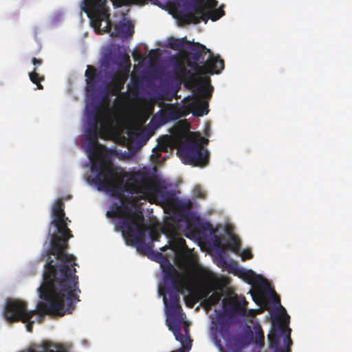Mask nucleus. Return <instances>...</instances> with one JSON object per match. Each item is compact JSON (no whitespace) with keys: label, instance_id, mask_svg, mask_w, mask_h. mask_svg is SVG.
<instances>
[{"label":"nucleus","instance_id":"1","mask_svg":"<svg viewBox=\"0 0 352 352\" xmlns=\"http://www.w3.org/2000/svg\"><path fill=\"white\" fill-rule=\"evenodd\" d=\"M92 171L96 173L92 182L99 190L109 192L120 200L116 204L122 219L116 225L122 231L129 243L145 254L152 250L151 243H145L146 226L140 200L141 195L149 190L147 175L141 170L125 171L120 166H115L101 161L93 164Z\"/></svg>","mask_w":352,"mask_h":352},{"label":"nucleus","instance_id":"2","mask_svg":"<svg viewBox=\"0 0 352 352\" xmlns=\"http://www.w3.org/2000/svg\"><path fill=\"white\" fill-rule=\"evenodd\" d=\"M52 261L45 266L43 272V282L38 287L40 298L45 302L40 301L37 309L28 311L27 303L20 300H10L7 302L4 317L10 322H22L26 323V329L32 331L34 321L32 318L39 314L63 316L71 314L75 309V304L78 302V276H68L69 280L60 273H57L51 265Z\"/></svg>","mask_w":352,"mask_h":352},{"label":"nucleus","instance_id":"3","mask_svg":"<svg viewBox=\"0 0 352 352\" xmlns=\"http://www.w3.org/2000/svg\"><path fill=\"white\" fill-rule=\"evenodd\" d=\"M64 203L61 199H57L52 208L51 225H54L57 230V234H53L50 247L46 252L47 256L45 266L52 261V267L57 273H60L69 280L68 276H75L76 270L75 266L76 257L73 254L67 253L69 248L68 241L73 237L72 231L69 229L67 222H70L68 217H65L64 211Z\"/></svg>","mask_w":352,"mask_h":352},{"label":"nucleus","instance_id":"4","mask_svg":"<svg viewBox=\"0 0 352 352\" xmlns=\"http://www.w3.org/2000/svg\"><path fill=\"white\" fill-rule=\"evenodd\" d=\"M186 66L198 74H219L224 69V61L199 43H194L184 55Z\"/></svg>","mask_w":352,"mask_h":352},{"label":"nucleus","instance_id":"5","mask_svg":"<svg viewBox=\"0 0 352 352\" xmlns=\"http://www.w3.org/2000/svg\"><path fill=\"white\" fill-rule=\"evenodd\" d=\"M178 6L186 8V12L183 14L182 20L186 24H198L201 21L207 23L209 19L217 21L225 12L223 6L216 8V0H174Z\"/></svg>","mask_w":352,"mask_h":352},{"label":"nucleus","instance_id":"6","mask_svg":"<svg viewBox=\"0 0 352 352\" xmlns=\"http://www.w3.org/2000/svg\"><path fill=\"white\" fill-rule=\"evenodd\" d=\"M115 8H120L132 3L138 0H111ZM107 0H84L82 9L91 19V24L98 33L110 32L111 22L109 9L107 6Z\"/></svg>","mask_w":352,"mask_h":352},{"label":"nucleus","instance_id":"7","mask_svg":"<svg viewBox=\"0 0 352 352\" xmlns=\"http://www.w3.org/2000/svg\"><path fill=\"white\" fill-rule=\"evenodd\" d=\"M289 322V316L285 309L280 305V309L274 314L272 318V329L268 334L270 347L273 352H290L292 344L290 337L291 329L285 327Z\"/></svg>","mask_w":352,"mask_h":352},{"label":"nucleus","instance_id":"8","mask_svg":"<svg viewBox=\"0 0 352 352\" xmlns=\"http://www.w3.org/2000/svg\"><path fill=\"white\" fill-rule=\"evenodd\" d=\"M208 142V139L199 134H194L193 137L186 139L179 146L177 155L185 164L205 166L209 162V152L202 145Z\"/></svg>","mask_w":352,"mask_h":352},{"label":"nucleus","instance_id":"9","mask_svg":"<svg viewBox=\"0 0 352 352\" xmlns=\"http://www.w3.org/2000/svg\"><path fill=\"white\" fill-rule=\"evenodd\" d=\"M159 293L163 296V301L167 310V320H175L180 324L184 320V313L179 304V284L164 286L159 289Z\"/></svg>","mask_w":352,"mask_h":352},{"label":"nucleus","instance_id":"10","mask_svg":"<svg viewBox=\"0 0 352 352\" xmlns=\"http://www.w3.org/2000/svg\"><path fill=\"white\" fill-rule=\"evenodd\" d=\"M87 127L85 138L89 147L94 148L98 143V137L104 138L108 132L109 125L104 121H100L96 111H87Z\"/></svg>","mask_w":352,"mask_h":352},{"label":"nucleus","instance_id":"11","mask_svg":"<svg viewBox=\"0 0 352 352\" xmlns=\"http://www.w3.org/2000/svg\"><path fill=\"white\" fill-rule=\"evenodd\" d=\"M212 90L213 87L210 85H200L197 88V98L188 104V108L194 116L200 117L208 113V102L201 98H210Z\"/></svg>","mask_w":352,"mask_h":352},{"label":"nucleus","instance_id":"12","mask_svg":"<svg viewBox=\"0 0 352 352\" xmlns=\"http://www.w3.org/2000/svg\"><path fill=\"white\" fill-rule=\"evenodd\" d=\"M248 304V302L246 301L245 297L233 299L223 298L222 300L224 311L231 316H245Z\"/></svg>","mask_w":352,"mask_h":352},{"label":"nucleus","instance_id":"13","mask_svg":"<svg viewBox=\"0 0 352 352\" xmlns=\"http://www.w3.org/2000/svg\"><path fill=\"white\" fill-rule=\"evenodd\" d=\"M239 271L241 276L245 279L248 283L257 284L267 293H274V291L272 289L267 280L262 276L256 274L252 270L241 269Z\"/></svg>","mask_w":352,"mask_h":352},{"label":"nucleus","instance_id":"14","mask_svg":"<svg viewBox=\"0 0 352 352\" xmlns=\"http://www.w3.org/2000/svg\"><path fill=\"white\" fill-rule=\"evenodd\" d=\"M86 76V91L88 95H94L98 89L100 82V74L98 70L91 65H88L85 72Z\"/></svg>","mask_w":352,"mask_h":352},{"label":"nucleus","instance_id":"15","mask_svg":"<svg viewBox=\"0 0 352 352\" xmlns=\"http://www.w3.org/2000/svg\"><path fill=\"white\" fill-rule=\"evenodd\" d=\"M148 182L150 186L149 190L145 195H140L142 199L146 200V196L150 193L162 203L168 202L171 199L173 194L168 190L165 186L161 184L152 186L149 179Z\"/></svg>","mask_w":352,"mask_h":352},{"label":"nucleus","instance_id":"16","mask_svg":"<svg viewBox=\"0 0 352 352\" xmlns=\"http://www.w3.org/2000/svg\"><path fill=\"white\" fill-rule=\"evenodd\" d=\"M180 117V113L177 107L172 104H168L161 110L160 114L157 117L155 116L154 118H156L158 123L162 125L171 120H176Z\"/></svg>","mask_w":352,"mask_h":352},{"label":"nucleus","instance_id":"17","mask_svg":"<svg viewBox=\"0 0 352 352\" xmlns=\"http://www.w3.org/2000/svg\"><path fill=\"white\" fill-rule=\"evenodd\" d=\"M217 289H220L219 280L217 278H210L197 289L196 294L199 300H204L208 298L211 292Z\"/></svg>","mask_w":352,"mask_h":352},{"label":"nucleus","instance_id":"18","mask_svg":"<svg viewBox=\"0 0 352 352\" xmlns=\"http://www.w3.org/2000/svg\"><path fill=\"white\" fill-rule=\"evenodd\" d=\"M163 278H164V286L167 285H176L179 284L180 274L175 267L170 263L167 265L163 266Z\"/></svg>","mask_w":352,"mask_h":352},{"label":"nucleus","instance_id":"19","mask_svg":"<svg viewBox=\"0 0 352 352\" xmlns=\"http://www.w3.org/2000/svg\"><path fill=\"white\" fill-rule=\"evenodd\" d=\"M134 33V25L131 21L124 19L116 24L114 27V32L113 33L115 36L127 38L132 36Z\"/></svg>","mask_w":352,"mask_h":352},{"label":"nucleus","instance_id":"20","mask_svg":"<svg viewBox=\"0 0 352 352\" xmlns=\"http://www.w3.org/2000/svg\"><path fill=\"white\" fill-rule=\"evenodd\" d=\"M186 64L184 61H176L173 65V71L175 76L180 80L191 79L193 76V72L186 68Z\"/></svg>","mask_w":352,"mask_h":352},{"label":"nucleus","instance_id":"21","mask_svg":"<svg viewBox=\"0 0 352 352\" xmlns=\"http://www.w3.org/2000/svg\"><path fill=\"white\" fill-rule=\"evenodd\" d=\"M226 350L223 349L221 344H219V348L221 352H238L244 349L238 335L236 336H229L226 340Z\"/></svg>","mask_w":352,"mask_h":352},{"label":"nucleus","instance_id":"22","mask_svg":"<svg viewBox=\"0 0 352 352\" xmlns=\"http://www.w3.org/2000/svg\"><path fill=\"white\" fill-rule=\"evenodd\" d=\"M188 43V41H187L186 36L182 38L170 37L168 40V43L166 46L175 51H182V50H184L186 44Z\"/></svg>","mask_w":352,"mask_h":352},{"label":"nucleus","instance_id":"23","mask_svg":"<svg viewBox=\"0 0 352 352\" xmlns=\"http://www.w3.org/2000/svg\"><path fill=\"white\" fill-rule=\"evenodd\" d=\"M126 78L120 76H115L111 83V92L113 95H117L124 88Z\"/></svg>","mask_w":352,"mask_h":352},{"label":"nucleus","instance_id":"24","mask_svg":"<svg viewBox=\"0 0 352 352\" xmlns=\"http://www.w3.org/2000/svg\"><path fill=\"white\" fill-rule=\"evenodd\" d=\"M191 202L190 201H186L182 200H177L174 203V206L177 210L180 212L182 217H186L190 213L191 208Z\"/></svg>","mask_w":352,"mask_h":352},{"label":"nucleus","instance_id":"25","mask_svg":"<svg viewBox=\"0 0 352 352\" xmlns=\"http://www.w3.org/2000/svg\"><path fill=\"white\" fill-rule=\"evenodd\" d=\"M219 291H217V290H214L212 292V294L208 296V298L205 299L204 301H203V304L208 307V308H211L212 306H214L216 305H217L221 297H222V292H221V288L220 287V289H218Z\"/></svg>","mask_w":352,"mask_h":352},{"label":"nucleus","instance_id":"26","mask_svg":"<svg viewBox=\"0 0 352 352\" xmlns=\"http://www.w3.org/2000/svg\"><path fill=\"white\" fill-rule=\"evenodd\" d=\"M141 81L139 78L132 77L131 82L127 85L129 94L134 98H138L140 94Z\"/></svg>","mask_w":352,"mask_h":352},{"label":"nucleus","instance_id":"27","mask_svg":"<svg viewBox=\"0 0 352 352\" xmlns=\"http://www.w3.org/2000/svg\"><path fill=\"white\" fill-rule=\"evenodd\" d=\"M238 336L244 348L252 343L254 341V336L251 329L246 330L243 333Z\"/></svg>","mask_w":352,"mask_h":352},{"label":"nucleus","instance_id":"28","mask_svg":"<svg viewBox=\"0 0 352 352\" xmlns=\"http://www.w3.org/2000/svg\"><path fill=\"white\" fill-rule=\"evenodd\" d=\"M29 77L30 80L37 85L38 89H43V85L41 84V81L43 80L44 78L41 77L36 72V67H34L33 71L29 73Z\"/></svg>","mask_w":352,"mask_h":352},{"label":"nucleus","instance_id":"29","mask_svg":"<svg viewBox=\"0 0 352 352\" xmlns=\"http://www.w3.org/2000/svg\"><path fill=\"white\" fill-rule=\"evenodd\" d=\"M241 241L236 236H232L230 243L228 244V248L235 254H239L241 248Z\"/></svg>","mask_w":352,"mask_h":352},{"label":"nucleus","instance_id":"30","mask_svg":"<svg viewBox=\"0 0 352 352\" xmlns=\"http://www.w3.org/2000/svg\"><path fill=\"white\" fill-rule=\"evenodd\" d=\"M149 235H150V237L151 239V242H149L148 243H151L152 244V248H153V241H158L160 240V238L161 236V234L156 230H151L150 232H149ZM146 240V239H144V241ZM144 243H146V242L144 241ZM148 243H146L147 244ZM140 252H141L142 254H144V255H148V254H151V253H153V250H151V252L149 253H144V252H142L141 251L138 250Z\"/></svg>","mask_w":352,"mask_h":352},{"label":"nucleus","instance_id":"31","mask_svg":"<svg viewBox=\"0 0 352 352\" xmlns=\"http://www.w3.org/2000/svg\"><path fill=\"white\" fill-rule=\"evenodd\" d=\"M107 216L109 218L118 217V218H120V219H122V214H120V212L116 204H113L111 207V210L107 211Z\"/></svg>","mask_w":352,"mask_h":352},{"label":"nucleus","instance_id":"32","mask_svg":"<svg viewBox=\"0 0 352 352\" xmlns=\"http://www.w3.org/2000/svg\"><path fill=\"white\" fill-rule=\"evenodd\" d=\"M264 338L263 332L259 327L255 332V342L258 344H263L264 343Z\"/></svg>","mask_w":352,"mask_h":352},{"label":"nucleus","instance_id":"33","mask_svg":"<svg viewBox=\"0 0 352 352\" xmlns=\"http://www.w3.org/2000/svg\"><path fill=\"white\" fill-rule=\"evenodd\" d=\"M218 323L219 324V332L223 334L224 332L228 331L229 325L228 323L224 321L222 318H218Z\"/></svg>","mask_w":352,"mask_h":352},{"label":"nucleus","instance_id":"34","mask_svg":"<svg viewBox=\"0 0 352 352\" xmlns=\"http://www.w3.org/2000/svg\"><path fill=\"white\" fill-rule=\"evenodd\" d=\"M242 258L243 261H246L251 259L253 257V254L252 253V251L249 249H245L243 251L240 252L239 254Z\"/></svg>","mask_w":352,"mask_h":352},{"label":"nucleus","instance_id":"35","mask_svg":"<svg viewBox=\"0 0 352 352\" xmlns=\"http://www.w3.org/2000/svg\"><path fill=\"white\" fill-rule=\"evenodd\" d=\"M32 63L34 65V67H36L37 69L39 65H41L43 64V60L41 58H33L32 59Z\"/></svg>","mask_w":352,"mask_h":352},{"label":"nucleus","instance_id":"36","mask_svg":"<svg viewBox=\"0 0 352 352\" xmlns=\"http://www.w3.org/2000/svg\"><path fill=\"white\" fill-rule=\"evenodd\" d=\"M221 238L218 236H215L214 239V245L215 246L219 247L221 245Z\"/></svg>","mask_w":352,"mask_h":352},{"label":"nucleus","instance_id":"37","mask_svg":"<svg viewBox=\"0 0 352 352\" xmlns=\"http://www.w3.org/2000/svg\"><path fill=\"white\" fill-rule=\"evenodd\" d=\"M98 161H101V162H104V163H106V164H109L113 165V164H111V163L104 162V161H102V160H96V161L93 162L92 165H91V172L95 175V176H96V173H94V172L92 171V166H93V164H94V163H95L96 162H98ZM95 177H94V178H95ZM94 179V177H93L91 180H90V179H88V181H90L91 183L94 184V183L92 182V179Z\"/></svg>","mask_w":352,"mask_h":352},{"label":"nucleus","instance_id":"38","mask_svg":"<svg viewBox=\"0 0 352 352\" xmlns=\"http://www.w3.org/2000/svg\"><path fill=\"white\" fill-rule=\"evenodd\" d=\"M156 261H159L160 258L166 259V258L160 252L156 253Z\"/></svg>","mask_w":352,"mask_h":352},{"label":"nucleus","instance_id":"39","mask_svg":"<svg viewBox=\"0 0 352 352\" xmlns=\"http://www.w3.org/2000/svg\"><path fill=\"white\" fill-rule=\"evenodd\" d=\"M211 226V225L209 223H204L203 226H202V228L204 229V230H208L210 228V227Z\"/></svg>","mask_w":352,"mask_h":352},{"label":"nucleus","instance_id":"40","mask_svg":"<svg viewBox=\"0 0 352 352\" xmlns=\"http://www.w3.org/2000/svg\"><path fill=\"white\" fill-rule=\"evenodd\" d=\"M133 56L134 57L135 59H138L140 57V54H138V52H133Z\"/></svg>","mask_w":352,"mask_h":352},{"label":"nucleus","instance_id":"41","mask_svg":"<svg viewBox=\"0 0 352 352\" xmlns=\"http://www.w3.org/2000/svg\"><path fill=\"white\" fill-rule=\"evenodd\" d=\"M179 243L181 245L186 244V241L184 239H181Z\"/></svg>","mask_w":352,"mask_h":352},{"label":"nucleus","instance_id":"42","mask_svg":"<svg viewBox=\"0 0 352 352\" xmlns=\"http://www.w3.org/2000/svg\"><path fill=\"white\" fill-rule=\"evenodd\" d=\"M166 249H167L166 245H165V246H164V247H162V248H160L161 251H162V252L166 251Z\"/></svg>","mask_w":352,"mask_h":352},{"label":"nucleus","instance_id":"43","mask_svg":"<svg viewBox=\"0 0 352 352\" xmlns=\"http://www.w3.org/2000/svg\"><path fill=\"white\" fill-rule=\"evenodd\" d=\"M162 151H166V148L165 147L164 148H162Z\"/></svg>","mask_w":352,"mask_h":352},{"label":"nucleus","instance_id":"44","mask_svg":"<svg viewBox=\"0 0 352 352\" xmlns=\"http://www.w3.org/2000/svg\"><path fill=\"white\" fill-rule=\"evenodd\" d=\"M127 61H128V62H130V60H129V56L127 57Z\"/></svg>","mask_w":352,"mask_h":352},{"label":"nucleus","instance_id":"45","mask_svg":"<svg viewBox=\"0 0 352 352\" xmlns=\"http://www.w3.org/2000/svg\"><path fill=\"white\" fill-rule=\"evenodd\" d=\"M205 134H206V135H209V134H208V132H206V131Z\"/></svg>","mask_w":352,"mask_h":352}]
</instances>
